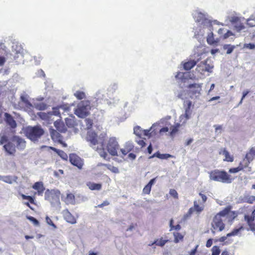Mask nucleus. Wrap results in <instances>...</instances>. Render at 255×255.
I'll return each instance as SVG.
<instances>
[{
  "label": "nucleus",
  "instance_id": "1",
  "mask_svg": "<svg viewBox=\"0 0 255 255\" xmlns=\"http://www.w3.org/2000/svg\"><path fill=\"white\" fill-rule=\"evenodd\" d=\"M231 207H227L215 216L212 223L213 234L216 232H221L225 229L224 221L227 220L229 222H232L237 217L236 212L231 211Z\"/></svg>",
  "mask_w": 255,
  "mask_h": 255
},
{
  "label": "nucleus",
  "instance_id": "2",
  "mask_svg": "<svg viewBox=\"0 0 255 255\" xmlns=\"http://www.w3.org/2000/svg\"><path fill=\"white\" fill-rule=\"evenodd\" d=\"M0 144H4L3 148L7 154L14 156L16 153V149L22 151L26 147V142L23 138L18 136H13L10 140L8 137L5 135L1 136Z\"/></svg>",
  "mask_w": 255,
  "mask_h": 255
},
{
  "label": "nucleus",
  "instance_id": "3",
  "mask_svg": "<svg viewBox=\"0 0 255 255\" xmlns=\"http://www.w3.org/2000/svg\"><path fill=\"white\" fill-rule=\"evenodd\" d=\"M106 134H101L99 136L94 131H88L86 135V140L89 142L90 146L96 150L101 157L106 159L108 153L104 148Z\"/></svg>",
  "mask_w": 255,
  "mask_h": 255
},
{
  "label": "nucleus",
  "instance_id": "4",
  "mask_svg": "<svg viewBox=\"0 0 255 255\" xmlns=\"http://www.w3.org/2000/svg\"><path fill=\"white\" fill-rule=\"evenodd\" d=\"M211 180L225 183H231L233 179L230 175L224 170L215 169L209 172Z\"/></svg>",
  "mask_w": 255,
  "mask_h": 255
},
{
  "label": "nucleus",
  "instance_id": "5",
  "mask_svg": "<svg viewBox=\"0 0 255 255\" xmlns=\"http://www.w3.org/2000/svg\"><path fill=\"white\" fill-rule=\"evenodd\" d=\"M91 107V102L89 100L82 101L75 110L74 114L79 118H85L89 115Z\"/></svg>",
  "mask_w": 255,
  "mask_h": 255
},
{
  "label": "nucleus",
  "instance_id": "6",
  "mask_svg": "<svg viewBox=\"0 0 255 255\" xmlns=\"http://www.w3.org/2000/svg\"><path fill=\"white\" fill-rule=\"evenodd\" d=\"M199 196L202 198V201H194V206L191 207L188 211L186 216H190L193 213H195L197 214H200L204 209V204L207 200V197L206 195L202 192L199 193Z\"/></svg>",
  "mask_w": 255,
  "mask_h": 255
},
{
  "label": "nucleus",
  "instance_id": "7",
  "mask_svg": "<svg viewBox=\"0 0 255 255\" xmlns=\"http://www.w3.org/2000/svg\"><path fill=\"white\" fill-rule=\"evenodd\" d=\"M60 192L57 190H47L45 193V199L49 201L54 207H60Z\"/></svg>",
  "mask_w": 255,
  "mask_h": 255
},
{
  "label": "nucleus",
  "instance_id": "8",
  "mask_svg": "<svg viewBox=\"0 0 255 255\" xmlns=\"http://www.w3.org/2000/svg\"><path fill=\"white\" fill-rule=\"evenodd\" d=\"M26 136L32 141H36L43 134L44 130L38 126L28 127L25 130Z\"/></svg>",
  "mask_w": 255,
  "mask_h": 255
},
{
  "label": "nucleus",
  "instance_id": "9",
  "mask_svg": "<svg viewBox=\"0 0 255 255\" xmlns=\"http://www.w3.org/2000/svg\"><path fill=\"white\" fill-rule=\"evenodd\" d=\"M108 152L112 156H118V151L119 149V144L114 137H110L107 141L104 142V147Z\"/></svg>",
  "mask_w": 255,
  "mask_h": 255
},
{
  "label": "nucleus",
  "instance_id": "10",
  "mask_svg": "<svg viewBox=\"0 0 255 255\" xmlns=\"http://www.w3.org/2000/svg\"><path fill=\"white\" fill-rule=\"evenodd\" d=\"M202 84H192L188 86V93L191 98L198 97L201 94Z\"/></svg>",
  "mask_w": 255,
  "mask_h": 255
},
{
  "label": "nucleus",
  "instance_id": "11",
  "mask_svg": "<svg viewBox=\"0 0 255 255\" xmlns=\"http://www.w3.org/2000/svg\"><path fill=\"white\" fill-rule=\"evenodd\" d=\"M69 161L73 165L76 166L79 169H81L83 166V159L75 153L70 154Z\"/></svg>",
  "mask_w": 255,
  "mask_h": 255
},
{
  "label": "nucleus",
  "instance_id": "12",
  "mask_svg": "<svg viewBox=\"0 0 255 255\" xmlns=\"http://www.w3.org/2000/svg\"><path fill=\"white\" fill-rule=\"evenodd\" d=\"M255 209L253 211L252 215H245L244 216L245 221L246 222L247 225L249 226V228H247V230H251L252 232H255Z\"/></svg>",
  "mask_w": 255,
  "mask_h": 255
},
{
  "label": "nucleus",
  "instance_id": "13",
  "mask_svg": "<svg viewBox=\"0 0 255 255\" xmlns=\"http://www.w3.org/2000/svg\"><path fill=\"white\" fill-rule=\"evenodd\" d=\"M186 107L185 108V113L180 116V121H183V123L185 124L187 121L190 119L191 114V108L192 107V102L190 101H186L185 102Z\"/></svg>",
  "mask_w": 255,
  "mask_h": 255
},
{
  "label": "nucleus",
  "instance_id": "14",
  "mask_svg": "<svg viewBox=\"0 0 255 255\" xmlns=\"http://www.w3.org/2000/svg\"><path fill=\"white\" fill-rule=\"evenodd\" d=\"M231 18L230 21L234 30L237 32H240L245 28V26L243 23L241 22L240 17H231Z\"/></svg>",
  "mask_w": 255,
  "mask_h": 255
},
{
  "label": "nucleus",
  "instance_id": "15",
  "mask_svg": "<svg viewBox=\"0 0 255 255\" xmlns=\"http://www.w3.org/2000/svg\"><path fill=\"white\" fill-rule=\"evenodd\" d=\"M220 41V38L214 37L213 32L209 33L207 36V42L208 44L213 46H217L218 45Z\"/></svg>",
  "mask_w": 255,
  "mask_h": 255
},
{
  "label": "nucleus",
  "instance_id": "16",
  "mask_svg": "<svg viewBox=\"0 0 255 255\" xmlns=\"http://www.w3.org/2000/svg\"><path fill=\"white\" fill-rule=\"evenodd\" d=\"M32 188L37 191V193L39 195H41L45 190V188L42 182H35L32 185Z\"/></svg>",
  "mask_w": 255,
  "mask_h": 255
},
{
  "label": "nucleus",
  "instance_id": "17",
  "mask_svg": "<svg viewBox=\"0 0 255 255\" xmlns=\"http://www.w3.org/2000/svg\"><path fill=\"white\" fill-rule=\"evenodd\" d=\"M50 133L53 140L58 142L61 141V138H63L62 136L56 130L50 129Z\"/></svg>",
  "mask_w": 255,
  "mask_h": 255
},
{
  "label": "nucleus",
  "instance_id": "18",
  "mask_svg": "<svg viewBox=\"0 0 255 255\" xmlns=\"http://www.w3.org/2000/svg\"><path fill=\"white\" fill-rule=\"evenodd\" d=\"M5 121L6 123L11 128H15L16 127V123L13 117L9 114H5Z\"/></svg>",
  "mask_w": 255,
  "mask_h": 255
},
{
  "label": "nucleus",
  "instance_id": "19",
  "mask_svg": "<svg viewBox=\"0 0 255 255\" xmlns=\"http://www.w3.org/2000/svg\"><path fill=\"white\" fill-rule=\"evenodd\" d=\"M133 145L130 143H127L124 147L121 149L120 151L121 152L123 156L126 155L128 153L132 151L133 149Z\"/></svg>",
  "mask_w": 255,
  "mask_h": 255
},
{
  "label": "nucleus",
  "instance_id": "20",
  "mask_svg": "<svg viewBox=\"0 0 255 255\" xmlns=\"http://www.w3.org/2000/svg\"><path fill=\"white\" fill-rule=\"evenodd\" d=\"M181 126V125L178 123H175L174 125L171 126L170 128V136L171 137L174 136L178 132Z\"/></svg>",
  "mask_w": 255,
  "mask_h": 255
},
{
  "label": "nucleus",
  "instance_id": "21",
  "mask_svg": "<svg viewBox=\"0 0 255 255\" xmlns=\"http://www.w3.org/2000/svg\"><path fill=\"white\" fill-rule=\"evenodd\" d=\"M49 148L52 150L53 151H55L64 160H68V156L64 151L58 149L52 146H49Z\"/></svg>",
  "mask_w": 255,
  "mask_h": 255
},
{
  "label": "nucleus",
  "instance_id": "22",
  "mask_svg": "<svg viewBox=\"0 0 255 255\" xmlns=\"http://www.w3.org/2000/svg\"><path fill=\"white\" fill-rule=\"evenodd\" d=\"M219 154H222L225 156L224 161L231 162L234 161V156L233 155H231L229 151H227L226 148H224L221 151H220L219 152Z\"/></svg>",
  "mask_w": 255,
  "mask_h": 255
},
{
  "label": "nucleus",
  "instance_id": "23",
  "mask_svg": "<svg viewBox=\"0 0 255 255\" xmlns=\"http://www.w3.org/2000/svg\"><path fill=\"white\" fill-rule=\"evenodd\" d=\"M64 217L65 220L69 223L74 224L76 223V218L68 210L65 212Z\"/></svg>",
  "mask_w": 255,
  "mask_h": 255
},
{
  "label": "nucleus",
  "instance_id": "24",
  "mask_svg": "<svg viewBox=\"0 0 255 255\" xmlns=\"http://www.w3.org/2000/svg\"><path fill=\"white\" fill-rule=\"evenodd\" d=\"M156 178H154L151 179L148 183L143 188V193L145 194H149L150 192L151 187L153 184L155 183Z\"/></svg>",
  "mask_w": 255,
  "mask_h": 255
},
{
  "label": "nucleus",
  "instance_id": "25",
  "mask_svg": "<svg viewBox=\"0 0 255 255\" xmlns=\"http://www.w3.org/2000/svg\"><path fill=\"white\" fill-rule=\"evenodd\" d=\"M250 162L245 157H244L242 161H240L239 166L242 168L241 169L243 171L245 169L248 168V171H251V167H249Z\"/></svg>",
  "mask_w": 255,
  "mask_h": 255
},
{
  "label": "nucleus",
  "instance_id": "26",
  "mask_svg": "<svg viewBox=\"0 0 255 255\" xmlns=\"http://www.w3.org/2000/svg\"><path fill=\"white\" fill-rule=\"evenodd\" d=\"M54 125L56 129L60 132H65L66 131L67 128L63 122L57 121L54 122Z\"/></svg>",
  "mask_w": 255,
  "mask_h": 255
},
{
  "label": "nucleus",
  "instance_id": "27",
  "mask_svg": "<svg viewBox=\"0 0 255 255\" xmlns=\"http://www.w3.org/2000/svg\"><path fill=\"white\" fill-rule=\"evenodd\" d=\"M255 157V147H252L245 156V158L251 163Z\"/></svg>",
  "mask_w": 255,
  "mask_h": 255
},
{
  "label": "nucleus",
  "instance_id": "28",
  "mask_svg": "<svg viewBox=\"0 0 255 255\" xmlns=\"http://www.w3.org/2000/svg\"><path fill=\"white\" fill-rule=\"evenodd\" d=\"M197 64V62L194 60L188 61L184 63L183 68L185 70H189L194 67Z\"/></svg>",
  "mask_w": 255,
  "mask_h": 255
},
{
  "label": "nucleus",
  "instance_id": "29",
  "mask_svg": "<svg viewBox=\"0 0 255 255\" xmlns=\"http://www.w3.org/2000/svg\"><path fill=\"white\" fill-rule=\"evenodd\" d=\"M87 185L91 190H100L102 188V184L100 183H95L90 182H88Z\"/></svg>",
  "mask_w": 255,
  "mask_h": 255
},
{
  "label": "nucleus",
  "instance_id": "30",
  "mask_svg": "<svg viewBox=\"0 0 255 255\" xmlns=\"http://www.w3.org/2000/svg\"><path fill=\"white\" fill-rule=\"evenodd\" d=\"M64 202L66 204H74L75 203V196L72 193L67 194Z\"/></svg>",
  "mask_w": 255,
  "mask_h": 255
},
{
  "label": "nucleus",
  "instance_id": "31",
  "mask_svg": "<svg viewBox=\"0 0 255 255\" xmlns=\"http://www.w3.org/2000/svg\"><path fill=\"white\" fill-rule=\"evenodd\" d=\"M244 230V228L243 226H241L238 228L234 229L231 233H228L227 235V237L237 236L239 234H241V231H243Z\"/></svg>",
  "mask_w": 255,
  "mask_h": 255
},
{
  "label": "nucleus",
  "instance_id": "32",
  "mask_svg": "<svg viewBox=\"0 0 255 255\" xmlns=\"http://www.w3.org/2000/svg\"><path fill=\"white\" fill-rule=\"evenodd\" d=\"M156 157L160 159H167L169 157H172V155L169 154H161L158 151L154 153L152 156L150 157V158Z\"/></svg>",
  "mask_w": 255,
  "mask_h": 255
},
{
  "label": "nucleus",
  "instance_id": "33",
  "mask_svg": "<svg viewBox=\"0 0 255 255\" xmlns=\"http://www.w3.org/2000/svg\"><path fill=\"white\" fill-rule=\"evenodd\" d=\"M243 200L244 202L253 204L255 201V196L249 195H245Z\"/></svg>",
  "mask_w": 255,
  "mask_h": 255
},
{
  "label": "nucleus",
  "instance_id": "34",
  "mask_svg": "<svg viewBox=\"0 0 255 255\" xmlns=\"http://www.w3.org/2000/svg\"><path fill=\"white\" fill-rule=\"evenodd\" d=\"M236 47V46L231 44H224L223 45V49L227 50L226 53L228 54H231Z\"/></svg>",
  "mask_w": 255,
  "mask_h": 255
},
{
  "label": "nucleus",
  "instance_id": "35",
  "mask_svg": "<svg viewBox=\"0 0 255 255\" xmlns=\"http://www.w3.org/2000/svg\"><path fill=\"white\" fill-rule=\"evenodd\" d=\"M167 242V240H163L162 238H161L155 240L154 243H155L156 246L162 247H163Z\"/></svg>",
  "mask_w": 255,
  "mask_h": 255
},
{
  "label": "nucleus",
  "instance_id": "36",
  "mask_svg": "<svg viewBox=\"0 0 255 255\" xmlns=\"http://www.w3.org/2000/svg\"><path fill=\"white\" fill-rule=\"evenodd\" d=\"M103 166L106 167L107 169H108L113 173H118L119 172V169L117 167L112 166L110 164H104Z\"/></svg>",
  "mask_w": 255,
  "mask_h": 255
},
{
  "label": "nucleus",
  "instance_id": "37",
  "mask_svg": "<svg viewBox=\"0 0 255 255\" xmlns=\"http://www.w3.org/2000/svg\"><path fill=\"white\" fill-rule=\"evenodd\" d=\"M74 96L78 100H82L85 98L86 95L84 92L77 91L74 93Z\"/></svg>",
  "mask_w": 255,
  "mask_h": 255
},
{
  "label": "nucleus",
  "instance_id": "38",
  "mask_svg": "<svg viewBox=\"0 0 255 255\" xmlns=\"http://www.w3.org/2000/svg\"><path fill=\"white\" fill-rule=\"evenodd\" d=\"M35 108L38 110L42 111L45 110L47 106V105L44 103H39L35 104Z\"/></svg>",
  "mask_w": 255,
  "mask_h": 255
},
{
  "label": "nucleus",
  "instance_id": "39",
  "mask_svg": "<svg viewBox=\"0 0 255 255\" xmlns=\"http://www.w3.org/2000/svg\"><path fill=\"white\" fill-rule=\"evenodd\" d=\"M142 129L139 126H136L133 128V132L135 134L139 137H141L142 134Z\"/></svg>",
  "mask_w": 255,
  "mask_h": 255
},
{
  "label": "nucleus",
  "instance_id": "40",
  "mask_svg": "<svg viewBox=\"0 0 255 255\" xmlns=\"http://www.w3.org/2000/svg\"><path fill=\"white\" fill-rule=\"evenodd\" d=\"M0 180L8 184H11L12 182V179L10 176H1L0 177Z\"/></svg>",
  "mask_w": 255,
  "mask_h": 255
},
{
  "label": "nucleus",
  "instance_id": "41",
  "mask_svg": "<svg viewBox=\"0 0 255 255\" xmlns=\"http://www.w3.org/2000/svg\"><path fill=\"white\" fill-rule=\"evenodd\" d=\"M247 23L251 27L255 26V17H250L247 19Z\"/></svg>",
  "mask_w": 255,
  "mask_h": 255
},
{
  "label": "nucleus",
  "instance_id": "42",
  "mask_svg": "<svg viewBox=\"0 0 255 255\" xmlns=\"http://www.w3.org/2000/svg\"><path fill=\"white\" fill-rule=\"evenodd\" d=\"M221 251L219 247L216 246H214L212 249V255H219Z\"/></svg>",
  "mask_w": 255,
  "mask_h": 255
},
{
  "label": "nucleus",
  "instance_id": "43",
  "mask_svg": "<svg viewBox=\"0 0 255 255\" xmlns=\"http://www.w3.org/2000/svg\"><path fill=\"white\" fill-rule=\"evenodd\" d=\"M183 236L179 233L174 234V242L178 243L183 239Z\"/></svg>",
  "mask_w": 255,
  "mask_h": 255
},
{
  "label": "nucleus",
  "instance_id": "44",
  "mask_svg": "<svg viewBox=\"0 0 255 255\" xmlns=\"http://www.w3.org/2000/svg\"><path fill=\"white\" fill-rule=\"evenodd\" d=\"M21 101L24 103L27 107H32V104L29 102L26 97L24 96H21L20 97Z\"/></svg>",
  "mask_w": 255,
  "mask_h": 255
},
{
  "label": "nucleus",
  "instance_id": "45",
  "mask_svg": "<svg viewBox=\"0 0 255 255\" xmlns=\"http://www.w3.org/2000/svg\"><path fill=\"white\" fill-rule=\"evenodd\" d=\"M21 197L23 199L28 200L30 203L34 204V198L33 197L24 194H21Z\"/></svg>",
  "mask_w": 255,
  "mask_h": 255
},
{
  "label": "nucleus",
  "instance_id": "46",
  "mask_svg": "<svg viewBox=\"0 0 255 255\" xmlns=\"http://www.w3.org/2000/svg\"><path fill=\"white\" fill-rule=\"evenodd\" d=\"M59 106L56 107H54L52 109V114L54 116L60 117V113L59 112Z\"/></svg>",
  "mask_w": 255,
  "mask_h": 255
},
{
  "label": "nucleus",
  "instance_id": "47",
  "mask_svg": "<svg viewBox=\"0 0 255 255\" xmlns=\"http://www.w3.org/2000/svg\"><path fill=\"white\" fill-rule=\"evenodd\" d=\"M27 219L32 222L33 224L35 226H39V221L35 218L32 216H27Z\"/></svg>",
  "mask_w": 255,
  "mask_h": 255
},
{
  "label": "nucleus",
  "instance_id": "48",
  "mask_svg": "<svg viewBox=\"0 0 255 255\" xmlns=\"http://www.w3.org/2000/svg\"><path fill=\"white\" fill-rule=\"evenodd\" d=\"M239 166L237 167L231 168L229 169V172L231 173H235L239 171H243Z\"/></svg>",
  "mask_w": 255,
  "mask_h": 255
},
{
  "label": "nucleus",
  "instance_id": "49",
  "mask_svg": "<svg viewBox=\"0 0 255 255\" xmlns=\"http://www.w3.org/2000/svg\"><path fill=\"white\" fill-rule=\"evenodd\" d=\"M244 48L250 49H254L255 48V44L251 43H245L244 45Z\"/></svg>",
  "mask_w": 255,
  "mask_h": 255
},
{
  "label": "nucleus",
  "instance_id": "50",
  "mask_svg": "<svg viewBox=\"0 0 255 255\" xmlns=\"http://www.w3.org/2000/svg\"><path fill=\"white\" fill-rule=\"evenodd\" d=\"M170 195L175 199H178V193L175 189H170L169 191Z\"/></svg>",
  "mask_w": 255,
  "mask_h": 255
},
{
  "label": "nucleus",
  "instance_id": "51",
  "mask_svg": "<svg viewBox=\"0 0 255 255\" xmlns=\"http://www.w3.org/2000/svg\"><path fill=\"white\" fill-rule=\"evenodd\" d=\"M232 35H234V34L233 33V32L230 30H228L227 32L226 33H225L223 35V36H222V39H227L228 37H229L230 36H232Z\"/></svg>",
  "mask_w": 255,
  "mask_h": 255
},
{
  "label": "nucleus",
  "instance_id": "52",
  "mask_svg": "<svg viewBox=\"0 0 255 255\" xmlns=\"http://www.w3.org/2000/svg\"><path fill=\"white\" fill-rule=\"evenodd\" d=\"M85 122L87 128H90L92 127L93 125V120L90 119H86L85 120Z\"/></svg>",
  "mask_w": 255,
  "mask_h": 255
},
{
  "label": "nucleus",
  "instance_id": "53",
  "mask_svg": "<svg viewBox=\"0 0 255 255\" xmlns=\"http://www.w3.org/2000/svg\"><path fill=\"white\" fill-rule=\"evenodd\" d=\"M173 220L171 219L170 221V226L171 227V230L175 229L176 230H178L180 229L181 227L179 225H177L175 226H173Z\"/></svg>",
  "mask_w": 255,
  "mask_h": 255
},
{
  "label": "nucleus",
  "instance_id": "54",
  "mask_svg": "<svg viewBox=\"0 0 255 255\" xmlns=\"http://www.w3.org/2000/svg\"><path fill=\"white\" fill-rule=\"evenodd\" d=\"M59 108L64 110L65 112H69L70 111V107L67 105H61L59 106Z\"/></svg>",
  "mask_w": 255,
  "mask_h": 255
},
{
  "label": "nucleus",
  "instance_id": "55",
  "mask_svg": "<svg viewBox=\"0 0 255 255\" xmlns=\"http://www.w3.org/2000/svg\"><path fill=\"white\" fill-rule=\"evenodd\" d=\"M46 222L47 223L53 227L54 228H56V226H55V225L53 223V221L51 220V219L50 218H49L48 216H47L46 217Z\"/></svg>",
  "mask_w": 255,
  "mask_h": 255
},
{
  "label": "nucleus",
  "instance_id": "56",
  "mask_svg": "<svg viewBox=\"0 0 255 255\" xmlns=\"http://www.w3.org/2000/svg\"><path fill=\"white\" fill-rule=\"evenodd\" d=\"M150 130L151 129L143 130L142 135L150 137L151 136V133L150 132Z\"/></svg>",
  "mask_w": 255,
  "mask_h": 255
},
{
  "label": "nucleus",
  "instance_id": "57",
  "mask_svg": "<svg viewBox=\"0 0 255 255\" xmlns=\"http://www.w3.org/2000/svg\"><path fill=\"white\" fill-rule=\"evenodd\" d=\"M37 115L42 119H46L47 118V115L46 113L43 112H39L37 113Z\"/></svg>",
  "mask_w": 255,
  "mask_h": 255
},
{
  "label": "nucleus",
  "instance_id": "58",
  "mask_svg": "<svg viewBox=\"0 0 255 255\" xmlns=\"http://www.w3.org/2000/svg\"><path fill=\"white\" fill-rule=\"evenodd\" d=\"M137 143L139 145H140L141 147H143L145 146L146 143L143 139H140L137 141Z\"/></svg>",
  "mask_w": 255,
  "mask_h": 255
},
{
  "label": "nucleus",
  "instance_id": "59",
  "mask_svg": "<svg viewBox=\"0 0 255 255\" xmlns=\"http://www.w3.org/2000/svg\"><path fill=\"white\" fill-rule=\"evenodd\" d=\"M110 204V203L108 201H104L102 204L98 205V207L102 208L104 206H108Z\"/></svg>",
  "mask_w": 255,
  "mask_h": 255
},
{
  "label": "nucleus",
  "instance_id": "60",
  "mask_svg": "<svg viewBox=\"0 0 255 255\" xmlns=\"http://www.w3.org/2000/svg\"><path fill=\"white\" fill-rule=\"evenodd\" d=\"M213 244V240L212 239H209L207 240L206 244V246L207 248H210L211 247Z\"/></svg>",
  "mask_w": 255,
  "mask_h": 255
},
{
  "label": "nucleus",
  "instance_id": "61",
  "mask_svg": "<svg viewBox=\"0 0 255 255\" xmlns=\"http://www.w3.org/2000/svg\"><path fill=\"white\" fill-rule=\"evenodd\" d=\"M205 70H204V71H208V72H211V70L213 68V66H210L209 65H207L206 64H205Z\"/></svg>",
  "mask_w": 255,
  "mask_h": 255
},
{
  "label": "nucleus",
  "instance_id": "62",
  "mask_svg": "<svg viewBox=\"0 0 255 255\" xmlns=\"http://www.w3.org/2000/svg\"><path fill=\"white\" fill-rule=\"evenodd\" d=\"M169 128L167 127H163L159 130V133L162 134L163 132H166L168 131Z\"/></svg>",
  "mask_w": 255,
  "mask_h": 255
},
{
  "label": "nucleus",
  "instance_id": "63",
  "mask_svg": "<svg viewBox=\"0 0 255 255\" xmlns=\"http://www.w3.org/2000/svg\"><path fill=\"white\" fill-rule=\"evenodd\" d=\"M64 173V171L62 169H59L58 171H54V175L56 176H59L60 174H63Z\"/></svg>",
  "mask_w": 255,
  "mask_h": 255
},
{
  "label": "nucleus",
  "instance_id": "64",
  "mask_svg": "<svg viewBox=\"0 0 255 255\" xmlns=\"http://www.w3.org/2000/svg\"><path fill=\"white\" fill-rule=\"evenodd\" d=\"M198 247V245H197L194 249L192 250L189 253L190 255H195V253L197 252V249Z\"/></svg>",
  "mask_w": 255,
  "mask_h": 255
}]
</instances>
